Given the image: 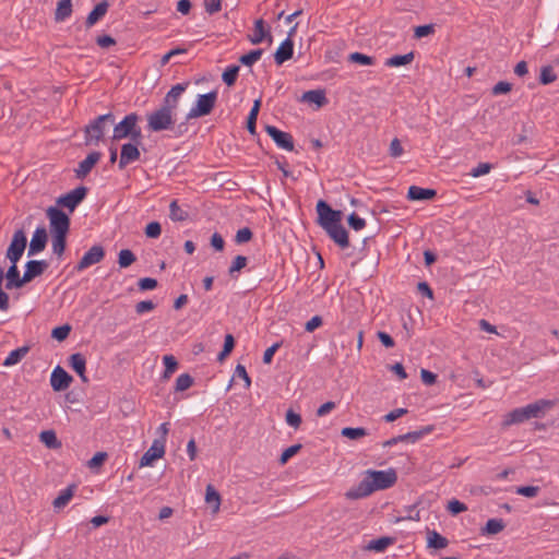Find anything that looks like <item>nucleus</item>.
I'll use <instances>...</instances> for the list:
<instances>
[{"label":"nucleus","instance_id":"1","mask_svg":"<svg viewBox=\"0 0 559 559\" xmlns=\"http://www.w3.org/2000/svg\"><path fill=\"white\" fill-rule=\"evenodd\" d=\"M140 117L135 114L127 115L118 124L114 127V140L130 138L132 142L140 143L142 139L141 128L138 126Z\"/></svg>","mask_w":559,"mask_h":559},{"label":"nucleus","instance_id":"2","mask_svg":"<svg viewBox=\"0 0 559 559\" xmlns=\"http://www.w3.org/2000/svg\"><path fill=\"white\" fill-rule=\"evenodd\" d=\"M115 122V116L111 112L98 116L91 121L84 129L85 145H97L105 133L106 128Z\"/></svg>","mask_w":559,"mask_h":559},{"label":"nucleus","instance_id":"3","mask_svg":"<svg viewBox=\"0 0 559 559\" xmlns=\"http://www.w3.org/2000/svg\"><path fill=\"white\" fill-rule=\"evenodd\" d=\"M365 478L369 483V487L372 488V492H374L392 487L397 480V474L393 468L386 471L368 469L365 473Z\"/></svg>","mask_w":559,"mask_h":559},{"label":"nucleus","instance_id":"4","mask_svg":"<svg viewBox=\"0 0 559 559\" xmlns=\"http://www.w3.org/2000/svg\"><path fill=\"white\" fill-rule=\"evenodd\" d=\"M174 123V111L164 106L147 115V129L152 132L169 130Z\"/></svg>","mask_w":559,"mask_h":559},{"label":"nucleus","instance_id":"5","mask_svg":"<svg viewBox=\"0 0 559 559\" xmlns=\"http://www.w3.org/2000/svg\"><path fill=\"white\" fill-rule=\"evenodd\" d=\"M46 214L49 219L51 234L68 235L70 228V218L62 210L50 206L47 209Z\"/></svg>","mask_w":559,"mask_h":559},{"label":"nucleus","instance_id":"6","mask_svg":"<svg viewBox=\"0 0 559 559\" xmlns=\"http://www.w3.org/2000/svg\"><path fill=\"white\" fill-rule=\"evenodd\" d=\"M318 224L325 230L342 222V212L333 210L325 201L317 203Z\"/></svg>","mask_w":559,"mask_h":559},{"label":"nucleus","instance_id":"7","mask_svg":"<svg viewBox=\"0 0 559 559\" xmlns=\"http://www.w3.org/2000/svg\"><path fill=\"white\" fill-rule=\"evenodd\" d=\"M217 99V93L212 91L207 94L199 95L195 105L187 115L188 119L199 118L211 114Z\"/></svg>","mask_w":559,"mask_h":559},{"label":"nucleus","instance_id":"8","mask_svg":"<svg viewBox=\"0 0 559 559\" xmlns=\"http://www.w3.org/2000/svg\"><path fill=\"white\" fill-rule=\"evenodd\" d=\"M27 245V238L23 228L15 230L7 249L5 258L10 262H19Z\"/></svg>","mask_w":559,"mask_h":559},{"label":"nucleus","instance_id":"9","mask_svg":"<svg viewBox=\"0 0 559 559\" xmlns=\"http://www.w3.org/2000/svg\"><path fill=\"white\" fill-rule=\"evenodd\" d=\"M87 193V188L84 186L78 187L72 191L59 197L57 204L73 212L75 207L84 200Z\"/></svg>","mask_w":559,"mask_h":559},{"label":"nucleus","instance_id":"10","mask_svg":"<svg viewBox=\"0 0 559 559\" xmlns=\"http://www.w3.org/2000/svg\"><path fill=\"white\" fill-rule=\"evenodd\" d=\"M265 132L272 138L280 148L289 152L294 150V140L289 133L281 131L276 127L269 124L265 126Z\"/></svg>","mask_w":559,"mask_h":559},{"label":"nucleus","instance_id":"11","mask_svg":"<svg viewBox=\"0 0 559 559\" xmlns=\"http://www.w3.org/2000/svg\"><path fill=\"white\" fill-rule=\"evenodd\" d=\"M557 405L556 400H546L540 399L537 400L534 403H531L526 405V411L528 414L530 419L532 418H542L544 417L549 411H551Z\"/></svg>","mask_w":559,"mask_h":559},{"label":"nucleus","instance_id":"12","mask_svg":"<svg viewBox=\"0 0 559 559\" xmlns=\"http://www.w3.org/2000/svg\"><path fill=\"white\" fill-rule=\"evenodd\" d=\"M104 257V248L100 245H95L82 257L75 269L78 271H83L93 264L99 263Z\"/></svg>","mask_w":559,"mask_h":559},{"label":"nucleus","instance_id":"13","mask_svg":"<svg viewBox=\"0 0 559 559\" xmlns=\"http://www.w3.org/2000/svg\"><path fill=\"white\" fill-rule=\"evenodd\" d=\"M165 454V445L163 439H155L151 448L142 455L140 467L151 465L155 460L163 457Z\"/></svg>","mask_w":559,"mask_h":559},{"label":"nucleus","instance_id":"14","mask_svg":"<svg viewBox=\"0 0 559 559\" xmlns=\"http://www.w3.org/2000/svg\"><path fill=\"white\" fill-rule=\"evenodd\" d=\"M73 378L60 366H57L50 377V384L53 391L60 392L70 386Z\"/></svg>","mask_w":559,"mask_h":559},{"label":"nucleus","instance_id":"15","mask_svg":"<svg viewBox=\"0 0 559 559\" xmlns=\"http://www.w3.org/2000/svg\"><path fill=\"white\" fill-rule=\"evenodd\" d=\"M48 235L45 227H37L31 239L27 254L29 257L41 252L47 245Z\"/></svg>","mask_w":559,"mask_h":559},{"label":"nucleus","instance_id":"16","mask_svg":"<svg viewBox=\"0 0 559 559\" xmlns=\"http://www.w3.org/2000/svg\"><path fill=\"white\" fill-rule=\"evenodd\" d=\"M49 264L45 260H29L25 264L24 281L27 283L44 274Z\"/></svg>","mask_w":559,"mask_h":559},{"label":"nucleus","instance_id":"17","mask_svg":"<svg viewBox=\"0 0 559 559\" xmlns=\"http://www.w3.org/2000/svg\"><path fill=\"white\" fill-rule=\"evenodd\" d=\"M10 263V267L8 269L7 273H4V277L7 280L5 288L9 290L22 288L24 285H26V282L24 281V275H20L17 262L13 261Z\"/></svg>","mask_w":559,"mask_h":559},{"label":"nucleus","instance_id":"18","mask_svg":"<svg viewBox=\"0 0 559 559\" xmlns=\"http://www.w3.org/2000/svg\"><path fill=\"white\" fill-rule=\"evenodd\" d=\"M329 237L342 249L349 247L348 233L342 225V222L325 229Z\"/></svg>","mask_w":559,"mask_h":559},{"label":"nucleus","instance_id":"19","mask_svg":"<svg viewBox=\"0 0 559 559\" xmlns=\"http://www.w3.org/2000/svg\"><path fill=\"white\" fill-rule=\"evenodd\" d=\"M139 143H126L121 146L119 168L123 169L128 164L135 162L140 158Z\"/></svg>","mask_w":559,"mask_h":559},{"label":"nucleus","instance_id":"20","mask_svg":"<svg viewBox=\"0 0 559 559\" xmlns=\"http://www.w3.org/2000/svg\"><path fill=\"white\" fill-rule=\"evenodd\" d=\"M100 157L102 154L99 152L90 153L85 159L79 163L78 168L74 170L76 178H85L91 173L93 167L99 162Z\"/></svg>","mask_w":559,"mask_h":559},{"label":"nucleus","instance_id":"21","mask_svg":"<svg viewBox=\"0 0 559 559\" xmlns=\"http://www.w3.org/2000/svg\"><path fill=\"white\" fill-rule=\"evenodd\" d=\"M187 85L188 84H176L175 86H173L170 91L166 94L162 106L168 108L171 111H175L178 106L179 98L181 94L186 91Z\"/></svg>","mask_w":559,"mask_h":559},{"label":"nucleus","instance_id":"22","mask_svg":"<svg viewBox=\"0 0 559 559\" xmlns=\"http://www.w3.org/2000/svg\"><path fill=\"white\" fill-rule=\"evenodd\" d=\"M528 419H530V417H528L525 406L515 408L504 415L503 420H502V427H509L512 425L521 424Z\"/></svg>","mask_w":559,"mask_h":559},{"label":"nucleus","instance_id":"23","mask_svg":"<svg viewBox=\"0 0 559 559\" xmlns=\"http://www.w3.org/2000/svg\"><path fill=\"white\" fill-rule=\"evenodd\" d=\"M294 53V43L292 38H286L274 53V59L277 64H283L289 60Z\"/></svg>","mask_w":559,"mask_h":559},{"label":"nucleus","instance_id":"24","mask_svg":"<svg viewBox=\"0 0 559 559\" xmlns=\"http://www.w3.org/2000/svg\"><path fill=\"white\" fill-rule=\"evenodd\" d=\"M70 367L79 374L83 382H87V378L85 376L86 370V359L81 353L72 354L69 357Z\"/></svg>","mask_w":559,"mask_h":559},{"label":"nucleus","instance_id":"25","mask_svg":"<svg viewBox=\"0 0 559 559\" xmlns=\"http://www.w3.org/2000/svg\"><path fill=\"white\" fill-rule=\"evenodd\" d=\"M109 8V3L106 0L100 1L95 5V8L90 12L86 17L85 25L86 27H91L96 24L102 17L105 16Z\"/></svg>","mask_w":559,"mask_h":559},{"label":"nucleus","instance_id":"26","mask_svg":"<svg viewBox=\"0 0 559 559\" xmlns=\"http://www.w3.org/2000/svg\"><path fill=\"white\" fill-rule=\"evenodd\" d=\"M372 493V488L369 487V483L364 479L356 486L346 491L345 497L349 500H356L368 497Z\"/></svg>","mask_w":559,"mask_h":559},{"label":"nucleus","instance_id":"27","mask_svg":"<svg viewBox=\"0 0 559 559\" xmlns=\"http://www.w3.org/2000/svg\"><path fill=\"white\" fill-rule=\"evenodd\" d=\"M436 195V190L424 189L417 186L408 188L407 198L413 201L430 200Z\"/></svg>","mask_w":559,"mask_h":559},{"label":"nucleus","instance_id":"28","mask_svg":"<svg viewBox=\"0 0 559 559\" xmlns=\"http://www.w3.org/2000/svg\"><path fill=\"white\" fill-rule=\"evenodd\" d=\"M72 12V0H59L55 11V21L63 22L71 16Z\"/></svg>","mask_w":559,"mask_h":559},{"label":"nucleus","instance_id":"29","mask_svg":"<svg viewBox=\"0 0 559 559\" xmlns=\"http://www.w3.org/2000/svg\"><path fill=\"white\" fill-rule=\"evenodd\" d=\"M449 540L437 531L427 532V547L433 549H444L448 547Z\"/></svg>","mask_w":559,"mask_h":559},{"label":"nucleus","instance_id":"30","mask_svg":"<svg viewBox=\"0 0 559 559\" xmlns=\"http://www.w3.org/2000/svg\"><path fill=\"white\" fill-rule=\"evenodd\" d=\"M301 99L307 103L316 104L318 107H322L326 104L328 99L325 93L322 90H312L305 92Z\"/></svg>","mask_w":559,"mask_h":559},{"label":"nucleus","instance_id":"31","mask_svg":"<svg viewBox=\"0 0 559 559\" xmlns=\"http://www.w3.org/2000/svg\"><path fill=\"white\" fill-rule=\"evenodd\" d=\"M75 490V485L68 486L64 490H62L59 496L53 500L52 506L55 509H62L66 507L70 500L72 499Z\"/></svg>","mask_w":559,"mask_h":559},{"label":"nucleus","instance_id":"32","mask_svg":"<svg viewBox=\"0 0 559 559\" xmlns=\"http://www.w3.org/2000/svg\"><path fill=\"white\" fill-rule=\"evenodd\" d=\"M506 527V523L502 519H490L486 525L481 528L483 535H496L502 532Z\"/></svg>","mask_w":559,"mask_h":559},{"label":"nucleus","instance_id":"33","mask_svg":"<svg viewBox=\"0 0 559 559\" xmlns=\"http://www.w3.org/2000/svg\"><path fill=\"white\" fill-rule=\"evenodd\" d=\"M39 440L48 448V449H59L61 447V442L58 440L57 435L53 430H44L39 433Z\"/></svg>","mask_w":559,"mask_h":559},{"label":"nucleus","instance_id":"34","mask_svg":"<svg viewBox=\"0 0 559 559\" xmlns=\"http://www.w3.org/2000/svg\"><path fill=\"white\" fill-rule=\"evenodd\" d=\"M28 350H29V348L27 346H23V347L12 350L8 355V357L4 359L3 366L10 367V366L16 365L25 357V355L28 353Z\"/></svg>","mask_w":559,"mask_h":559},{"label":"nucleus","instance_id":"35","mask_svg":"<svg viewBox=\"0 0 559 559\" xmlns=\"http://www.w3.org/2000/svg\"><path fill=\"white\" fill-rule=\"evenodd\" d=\"M267 32L264 29V21L259 19L254 22V32L249 35V40L253 45L260 44L266 36Z\"/></svg>","mask_w":559,"mask_h":559},{"label":"nucleus","instance_id":"36","mask_svg":"<svg viewBox=\"0 0 559 559\" xmlns=\"http://www.w3.org/2000/svg\"><path fill=\"white\" fill-rule=\"evenodd\" d=\"M260 107L261 100L255 99L247 119V129L251 134H255V123Z\"/></svg>","mask_w":559,"mask_h":559},{"label":"nucleus","instance_id":"37","mask_svg":"<svg viewBox=\"0 0 559 559\" xmlns=\"http://www.w3.org/2000/svg\"><path fill=\"white\" fill-rule=\"evenodd\" d=\"M414 60V52H408L406 55H396L389 59H386L385 64L388 67H401L409 64Z\"/></svg>","mask_w":559,"mask_h":559},{"label":"nucleus","instance_id":"38","mask_svg":"<svg viewBox=\"0 0 559 559\" xmlns=\"http://www.w3.org/2000/svg\"><path fill=\"white\" fill-rule=\"evenodd\" d=\"M169 217L174 222H183L188 218V212L183 211L176 200L169 204Z\"/></svg>","mask_w":559,"mask_h":559},{"label":"nucleus","instance_id":"39","mask_svg":"<svg viewBox=\"0 0 559 559\" xmlns=\"http://www.w3.org/2000/svg\"><path fill=\"white\" fill-rule=\"evenodd\" d=\"M205 501L209 504H213V513H216L219 510L221 496L212 485H207L206 487Z\"/></svg>","mask_w":559,"mask_h":559},{"label":"nucleus","instance_id":"40","mask_svg":"<svg viewBox=\"0 0 559 559\" xmlns=\"http://www.w3.org/2000/svg\"><path fill=\"white\" fill-rule=\"evenodd\" d=\"M341 435L350 440H358L362 437H366L368 435V431L362 427H345L342 429Z\"/></svg>","mask_w":559,"mask_h":559},{"label":"nucleus","instance_id":"41","mask_svg":"<svg viewBox=\"0 0 559 559\" xmlns=\"http://www.w3.org/2000/svg\"><path fill=\"white\" fill-rule=\"evenodd\" d=\"M392 543V539L390 537H381L378 539H372L368 543V545L365 547L366 550L369 551H383L390 544Z\"/></svg>","mask_w":559,"mask_h":559},{"label":"nucleus","instance_id":"42","mask_svg":"<svg viewBox=\"0 0 559 559\" xmlns=\"http://www.w3.org/2000/svg\"><path fill=\"white\" fill-rule=\"evenodd\" d=\"M52 235V252L58 257H61L66 250L67 235Z\"/></svg>","mask_w":559,"mask_h":559},{"label":"nucleus","instance_id":"43","mask_svg":"<svg viewBox=\"0 0 559 559\" xmlns=\"http://www.w3.org/2000/svg\"><path fill=\"white\" fill-rule=\"evenodd\" d=\"M432 431V427H426L419 431H412V432H407L405 435H400L399 436V439L401 442H404V441H407V442H412V443H415L417 442L426 433H429Z\"/></svg>","mask_w":559,"mask_h":559},{"label":"nucleus","instance_id":"44","mask_svg":"<svg viewBox=\"0 0 559 559\" xmlns=\"http://www.w3.org/2000/svg\"><path fill=\"white\" fill-rule=\"evenodd\" d=\"M136 260L135 254L130 249H122L118 254V264L120 267H128Z\"/></svg>","mask_w":559,"mask_h":559},{"label":"nucleus","instance_id":"45","mask_svg":"<svg viewBox=\"0 0 559 559\" xmlns=\"http://www.w3.org/2000/svg\"><path fill=\"white\" fill-rule=\"evenodd\" d=\"M557 80V75L554 72V68L551 66H544L540 69L539 82L543 85H548Z\"/></svg>","mask_w":559,"mask_h":559},{"label":"nucleus","instance_id":"46","mask_svg":"<svg viewBox=\"0 0 559 559\" xmlns=\"http://www.w3.org/2000/svg\"><path fill=\"white\" fill-rule=\"evenodd\" d=\"M248 263V259L245 255H237L231 265L229 266L228 274L230 277L236 278V273L240 272L243 267H246Z\"/></svg>","mask_w":559,"mask_h":559},{"label":"nucleus","instance_id":"47","mask_svg":"<svg viewBox=\"0 0 559 559\" xmlns=\"http://www.w3.org/2000/svg\"><path fill=\"white\" fill-rule=\"evenodd\" d=\"M165 365V371L163 373L164 379H169L171 374L176 371L178 367V362L173 355H166L163 358Z\"/></svg>","mask_w":559,"mask_h":559},{"label":"nucleus","instance_id":"48","mask_svg":"<svg viewBox=\"0 0 559 559\" xmlns=\"http://www.w3.org/2000/svg\"><path fill=\"white\" fill-rule=\"evenodd\" d=\"M239 66H231L228 67L222 75L223 81L228 85L233 86L236 83L238 73H239Z\"/></svg>","mask_w":559,"mask_h":559},{"label":"nucleus","instance_id":"49","mask_svg":"<svg viewBox=\"0 0 559 559\" xmlns=\"http://www.w3.org/2000/svg\"><path fill=\"white\" fill-rule=\"evenodd\" d=\"M193 384V378L189 373L180 374L176 380L175 391L182 392Z\"/></svg>","mask_w":559,"mask_h":559},{"label":"nucleus","instance_id":"50","mask_svg":"<svg viewBox=\"0 0 559 559\" xmlns=\"http://www.w3.org/2000/svg\"><path fill=\"white\" fill-rule=\"evenodd\" d=\"M262 53V49H254L251 50L249 53L241 56L239 58V61L243 66L250 67L261 58Z\"/></svg>","mask_w":559,"mask_h":559},{"label":"nucleus","instance_id":"51","mask_svg":"<svg viewBox=\"0 0 559 559\" xmlns=\"http://www.w3.org/2000/svg\"><path fill=\"white\" fill-rule=\"evenodd\" d=\"M4 278V271L0 267V310L8 311L10 308V297L8 293L2 289V283Z\"/></svg>","mask_w":559,"mask_h":559},{"label":"nucleus","instance_id":"52","mask_svg":"<svg viewBox=\"0 0 559 559\" xmlns=\"http://www.w3.org/2000/svg\"><path fill=\"white\" fill-rule=\"evenodd\" d=\"M348 60L354 63H358L361 66H371L373 64V58L361 52H353L348 56Z\"/></svg>","mask_w":559,"mask_h":559},{"label":"nucleus","instance_id":"53","mask_svg":"<svg viewBox=\"0 0 559 559\" xmlns=\"http://www.w3.org/2000/svg\"><path fill=\"white\" fill-rule=\"evenodd\" d=\"M285 420L288 426L293 427L294 429H298L302 423L301 416L294 412L292 408L287 409L285 414Z\"/></svg>","mask_w":559,"mask_h":559},{"label":"nucleus","instance_id":"54","mask_svg":"<svg viewBox=\"0 0 559 559\" xmlns=\"http://www.w3.org/2000/svg\"><path fill=\"white\" fill-rule=\"evenodd\" d=\"M302 445L300 443L294 444L285 449L280 457V464L284 465L288 462L290 457H293L295 454H297Z\"/></svg>","mask_w":559,"mask_h":559},{"label":"nucleus","instance_id":"55","mask_svg":"<svg viewBox=\"0 0 559 559\" xmlns=\"http://www.w3.org/2000/svg\"><path fill=\"white\" fill-rule=\"evenodd\" d=\"M70 332H71V326L69 324H64V325L55 328L51 332V336L55 340L62 342L69 336Z\"/></svg>","mask_w":559,"mask_h":559},{"label":"nucleus","instance_id":"56","mask_svg":"<svg viewBox=\"0 0 559 559\" xmlns=\"http://www.w3.org/2000/svg\"><path fill=\"white\" fill-rule=\"evenodd\" d=\"M252 231L250 228L248 227H243L241 229H239L235 236V241L238 243V245H241V243H245V242H248L252 239Z\"/></svg>","mask_w":559,"mask_h":559},{"label":"nucleus","instance_id":"57","mask_svg":"<svg viewBox=\"0 0 559 559\" xmlns=\"http://www.w3.org/2000/svg\"><path fill=\"white\" fill-rule=\"evenodd\" d=\"M162 226L158 222H151L145 227V235L148 238H157L160 236Z\"/></svg>","mask_w":559,"mask_h":559},{"label":"nucleus","instance_id":"58","mask_svg":"<svg viewBox=\"0 0 559 559\" xmlns=\"http://www.w3.org/2000/svg\"><path fill=\"white\" fill-rule=\"evenodd\" d=\"M447 509L451 514L456 515L461 512L466 511L467 507L463 502H461L456 499H453V500L449 501Z\"/></svg>","mask_w":559,"mask_h":559},{"label":"nucleus","instance_id":"59","mask_svg":"<svg viewBox=\"0 0 559 559\" xmlns=\"http://www.w3.org/2000/svg\"><path fill=\"white\" fill-rule=\"evenodd\" d=\"M348 225L355 230H361L366 226L364 218H360L356 213H352L347 218Z\"/></svg>","mask_w":559,"mask_h":559},{"label":"nucleus","instance_id":"60","mask_svg":"<svg viewBox=\"0 0 559 559\" xmlns=\"http://www.w3.org/2000/svg\"><path fill=\"white\" fill-rule=\"evenodd\" d=\"M491 168L492 166L489 163H479L475 168L472 169L471 176L477 178L487 175L490 173Z\"/></svg>","mask_w":559,"mask_h":559},{"label":"nucleus","instance_id":"61","mask_svg":"<svg viewBox=\"0 0 559 559\" xmlns=\"http://www.w3.org/2000/svg\"><path fill=\"white\" fill-rule=\"evenodd\" d=\"M107 459L106 452H97L87 463L90 468H97L104 464Z\"/></svg>","mask_w":559,"mask_h":559},{"label":"nucleus","instance_id":"62","mask_svg":"<svg viewBox=\"0 0 559 559\" xmlns=\"http://www.w3.org/2000/svg\"><path fill=\"white\" fill-rule=\"evenodd\" d=\"M235 377L241 378L245 381V388L249 389L251 385V379L242 365H237L235 369Z\"/></svg>","mask_w":559,"mask_h":559},{"label":"nucleus","instance_id":"63","mask_svg":"<svg viewBox=\"0 0 559 559\" xmlns=\"http://www.w3.org/2000/svg\"><path fill=\"white\" fill-rule=\"evenodd\" d=\"M435 32V26L432 24L420 25L415 28V37L421 38L428 36Z\"/></svg>","mask_w":559,"mask_h":559},{"label":"nucleus","instance_id":"64","mask_svg":"<svg viewBox=\"0 0 559 559\" xmlns=\"http://www.w3.org/2000/svg\"><path fill=\"white\" fill-rule=\"evenodd\" d=\"M138 286L141 290L154 289L157 287V281L152 277H144L138 282Z\"/></svg>","mask_w":559,"mask_h":559}]
</instances>
